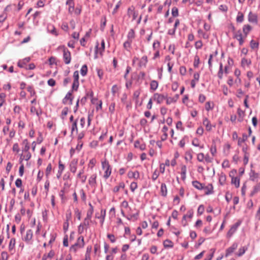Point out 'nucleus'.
<instances>
[{"mask_svg": "<svg viewBox=\"0 0 260 260\" xmlns=\"http://www.w3.org/2000/svg\"><path fill=\"white\" fill-rule=\"evenodd\" d=\"M96 164V160L94 158H92L91 159L89 163L88 164V167L89 168H90L91 170H92L93 168L95 167V165Z\"/></svg>", "mask_w": 260, "mask_h": 260, "instance_id": "44", "label": "nucleus"}, {"mask_svg": "<svg viewBox=\"0 0 260 260\" xmlns=\"http://www.w3.org/2000/svg\"><path fill=\"white\" fill-rule=\"evenodd\" d=\"M205 158V155L203 153H199L197 154V160L200 162H203Z\"/></svg>", "mask_w": 260, "mask_h": 260, "instance_id": "64", "label": "nucleus"}, {"mask_svg": "<svg viewBox=\"0 0 260 260\" xmlns=\"http://www.w3.org/2000/svg\"><path fill=\"white\" fill-rule=\"evenodd\" d=\"M166 94L159 93L158 92L154 93L152 96L153 101L155 102L157 104H161L165 100Z\"/></svg>", "mask_w": 260, "mask_h": 260, "instance_id": "6", "label": "nucleus"}, {"mask_svg": "<svg viewBox=\"0 0 260 260\" xmlns=\"http://www.w3.org/2000/svg\"><path fill=\"white\" fill-rule=\"evenodd\" d=\"M87 71L88 69L87 66L86 64L83 65L80 70V73L82 76H85L87 74Z\"/></svg>", "mask_w": 260, "mask_h": 260, "instance_id": "57", "label": "nucleus"}, {"mask_svg": "<svg viewBox=\"0 0 260 260\" xmlns=\"http://www.w3.org/2000/svg\"><path fill=\"white\" fill-rule=\"evenodd\" d=\"M78 160L77 159L74 158L72 159L69 164V169L70 171L75 174L77 169Z\"/></svg>", "mask_w": 260, "mask_h": 260, "instance_id": "8", "label": "nucleus"}, {"mask_svg": "<svg viewBox=\"0 0 260 260\" xmlns=\"http://www.w3.org/2000/svg\"><path fill=\"white\" fill-rule=\"evenodd\" d=\"M160 193L164 197H166L167 194V188L165 183H162L161 185Z\"/></svg>", "mask_w": 260, "mask_h": 260, "instance_id": "40", "label": "nucleus"}, {"mask_svg": "<svg viewBox=\"0 0 260 260\" xmlns=\"http://www.w3.org/2000/svg\"><path fill=\"white\" fill-rule=\"evenodd\" d=\"M51 171H52V165L50 163L48 165V166L46 169V171H45V175L47 178L49 177Z\"/></svg>", "mask_w": 260, "mask_h": 260, "instance_id": "52", "label": "nucleus"}, {"mask_svg": "<svg viewBox=\"0 0 260 260\" xmlns=\"http://www.w3.org/2000/svg\"><path fill=\"white\" fill-rule=\"evenodd\" d=\"M238 225H239V224L238 223H236V224L233 225V226H232V227L231 228V229H230V230L229 231V232L227 233V237L228 238H230L231 237H232V235L235 233V232L236 231V230L237 229Z\"/></svg>", "mask_w": 260, "mask_h": 260, "instance_id": "23", "label": "nucleus"}, {"mask_svg": "<svg viewBox=\"0 0 260 260\" xmlns=\"http://www.w3.org/2000/svg\"><path fill=\"white\" fill-rule=\"evenodd\" d=\"M137 188L138 184L136 182L134 181L131 183L129 185V188L132 192H134L135 190L137 189Z\"/></svg>", "mask_w": 260, "mask_h": 260, "instance_id": "53", "label": "nucleus"}, {"mask_svg": "<svg viewBox=\"0 0 260 260\" xmlns=\"http://www.w3.org/2000/svg\"><path fill=\"white\" fill-rule=\"evenodd\" d=\"M68 112H69V109L67 107H64L62 109V110L61 111V117L62 119H63L65 118V117L67 115Z\"/></svg>", "mask_w": 260, "mask_h": 260, "instance_id": "60", "label": "nucleus"}, {"mask_svg": "<svg viewBox=\"0 0 260 260\" xmlns=\"http://www.w3.org/2000/svg\"><path fill=\"white\" fill-rule=\"evenodd\" d=\"M33 232L31 230H28L26 231L25 235L23 236V240L27 243H29L32 238Z\"/></svg>", "mask_w": 260, "mask_h": 260, "instance_id": "12", "label": "nucleus"}, {"mask_svg": "<svg viewBox=\"0 0 260 260\" xmlns=\"http://www.w3.org/2000/svg\"><path fill=\"white\" fill-rule=\"evenodd\" d=\"M214 107V104L213 102L208 101L205 103V108L207 111L212 110Z\"/></svg>", "mask_w": 260, "mask_h": 260, "instance_id": "32", "label": "nucleus"}, {"mask_svg": "<svg viewBox=\"0 0 260 260\" xmlns=\"http://www.w3.org/2000/svg\"><path fill=\"white\" fill-rule=\"evenodd\" d=\"M120 209L121 214L125 216V212L127 211L128 209H130L128 203L125 200L122 201L120 204Z\"/></svg>", "mask_w": 260, "mask_h": 260, "instance_id": "11", "label": "nucleus"}, {"mask_svg": "<svg viewBox=\"0 0 260 260\" xmlns=\"http://www.w3.org/2000/svg\"><path fill=\"white\" fill-rule=\"evenodd\" d=\"M22 145H23L22 151H29L30 145L27 139L23 140L22 142Z\"/></svg>", "mask_w": 260, "mask_h": 260, "instance_id": "26", "label": "nucleus"}, {"mask_svg": "<svg viewBox=\"0 0 260 260\" xmlns=\"http://www.w3.org/2000/svg\"><path fill=\"white\" fill-rule=\"evenodd\" d=\"M27 90L30 93V96H36V91L32 86H28Z\"/></svg>", "mask_w": 260, "mask_h": 260, "instance_id": "49", "label": "nucleus"}, {"mask_svg": "<svg viewBox=\"0 0 260 260\" xmlns=\"http://www.w3.org/2000/svg\"><path fill=\"white\" fill-rule=\"evenodd\" d=\"M84 173V170L83 169H82L80 170L79 173H78L77 175V177L80 179H81V181L82 183H84L85 182L86 180V176L83 175Z\"/></svg>", "mask_w": 260, "mask_h": 260, "instance_id": "29", "label": "nucleus"}, {"mask_svg": "<svg viewBox=\"0 0 260 260\" xmlns=\"http://www.w3.org/2000/svg\"><path fill=\"white\" fill-rule=\"evenodd\" d=\"M89 209L87 211L86 213V216L85 218L91 220L92 214L94 212V209L93 206L91 205V203H89Z\"/></svg>", "mask_w": 260, "mask_h": 260, "instance_id": "19", "label": "nucleus"}, {"mask_svg": "<svg viewBox=\"0 0 260 260\" xmlns=\"http://www.w3.org/2000/svg\"><path fill=\"white\" fill-rule=\"evenodd\" d=\"M237 113L239 116L238 120L240 122L243 121L245 116V111L242 110L240 108H238L237 109Z\"/></svg>", "mask_w": 260, "mask_h": 260, "instance_id": "36", "label": "nucleus"}, {"mask_svg": "<svg viewBox=\"0 0 260 260\" xmlns=\"http://www.w3.org/2000/svg\"><path fill=\"white\" fill-rule=\"evenodd\" d=\"M250 46L252 49H257L258 48V43L253 40H252L250 41Z\"/></svg>", "mask_w": 260, "mask_h": 260, "instance_id": "51", "label": "nucleus"}, {"mask_svg": "<svg viewBox=\"0 0 260 260\" xmlns=\"http://www.w3.org/2000/svg\"><path fill=\"white\" fill-rule=\"evenodd\" d=\"M14 117H16L18 119L22 117H26V114L22 110V108L19 105H15L13 108Z\"/></svg>", "mask_w": 260, "mask_h": 260, "instance_id": "3", "label": "nucleus"}, {"mask_svg": "<svg viewBox=\"0 0 260 260\" xmlns=\"http://www.w3.org/2000/svg\"><path fill=\"white\" fill-rule=\"evenodd\" d=\"M106 211L105 209H101V225H102L104 223V220H105V217H106Z\"/></svg>", "mask_w": 260, "mask_h": 260, "instance_id": "46", "label": "nucleus"}, {"mask_svg": "<svg viewBox=\"0 0 260 260\" xmlns=\"http://www.w3.org/2000/svg\"><path fill=\"white\" fill-rule=\"evenodd\" d=\"M210 152L213 156H214L217 153L216 146L215 144H212L210 149Z\"/></svg>", "mask_w": 260, "mask_h": 260, "instance_id": "54", "label": "nucleus"}, {"mask_svg": "<svg viewBox=\"0 0 260 260\" xmlns=\"http://www.w3.org/2000/svg\"><path fill=\"white\" fill-rule=\"evenodd\" d=\"M198 34H199V36H202L203 38L205 39H208L209 36V35L206 34V33L204 32L201 29H199L198 30Z\"/></svg>", "mask_w": 260, "mask_h": 260, "instance_id": "56", "label": "nucleus"}, {"mask_svg": "<svg viewBox=\"0 0 260 260\" xmlns=\"http://www.w3.org/2000/svg\"><path fill=\"white\" fill-rule=\"evenodd\" d=\"M141 90L140 89H139L138 90H136L134 91L133 94V97L134 99L136 100V101H138V99L141 94Z\"/></svg>", "mask_w": 260, "mask_h": 260, "instance_id": "61", "label": "nucleus"}, {"mask_svg": "<svg viewBox=\"0 0 260 260\" xmlns=\"http://www.w3.org/2000/svg\"><path fill=\"white\" fill-rule=\"evenodd\" d=\"M150 85V89L153 91H155L158 88V83L156 80H152L151 81Z\"/></svg>", "mask_w": 260, "mask_h": 260, "instance_id": "42", "label": "nucleus"}, {"mask_svg": "<svg viewBox=\"0 0 260 260\" xmlns=\"http://www.w3.org/2000/svg\"><path fill=\"white\" fill-rule=\"evenodd\" d=\"M127 175L129 179H134L135 180H138L140 176V173L138 171H129L128 172Z\"/></svg>", "mask_w": 260, "mask_h": 260, "instance_id": "13", "label": "nucleus"}, {"mask_svg": "<svg viewBox=\"0 0 260 260\" xmlns=\"http://www.w3.org/2000/svg\"><path fill=\"white\" fill-rule=\"evenodd\" d=\"M30 112L31 114H36L38 117H40V116L42 114L41 110L37 109L34 106H31Z\"/></svg>", "mask_w": 260, "mask_h": 260, "instance_id": "34", "label": "nucleus"}, {"mask_svg": "<svg viewBox=\"0 0 260 260\" xmlns=\"http://www.w3.org/2000/svg\"><path fill=\"white\" fill-rule=\"evenodd\" d=\"M101 162L102 169L103 171H104L103 177L105 180H107L110 177V176L111 175L112 167L106 158H104L102 159Z\"/></svg>", "mask_w": 260, "mask_h": 260, "instance_id": "1", "label": "nucleus"}, {"mask_svg": "<svg viewBox=\"0 0 260 260\" xmlns=\"http://www.w3.org/2000/svg\"><path fill=\"white\" fill-rule=\"evenodd\" d=\"M135 37V34L134 30L132 29H130L127 34V40H131V41H132Z\"/></svg>", "mask_w": 260, "mask_h": 260, "instance_id": "48", "label": "nucleus"}, {"mask_svg": "<svg viewBox=\"0 0 260 260\" xmlns=\"http://www.w3.org/2000/svg\"><path fill=\"white\" fill-rule=\"evenodd\" d=\"M25 117H22L21 118H19L18 119V127L21 128V129H23L25 126Z\"/></svg>", "mask_w": 260, "mask_h": 260, "instance_id": "43", "label": "nucleus"}, {"mask_svg": "<svg viewBox=\"0 0 260 260\" xmlns=\"http://www.w3.org/2000/svg\"><path fill=\"white\" fill-rule=\"evenodd\" d=\"M97 175L96 173L92 174L89 178L88 184L92 187L95 188L97 185L96 182Z\"/></svg>", "mask_w": 260, "mask_h": 260, "instance_id": "9", "label": "nucleus"}, {"mask_svg": "<svg viewBox=\"0 0 260 260\" xmlns=\"http://www.w3.org/2000/svg\"><path fill=\"white\" fill-rule=\"evenodd\" d=\"M192 184L194 187L199 190H202L204 189V185L202 183H201L198 181H193L192 182Z\"/></svg>", "mask_w": 260, "mask_h": 260, "instance_id": "28", "label": "nucleus"}, {"mask_svg": "<svg viewBox=\"0 0 260 260\" xmlns=\"http://www.w3.org/2000/svg\"><path fill=\"white\" fill-rule=\"evenodd\" d=\"M251 63L250 59L243 58L241 60V66L243 68L248 67Z\"/></svg>", "mask_w": 260, "mask_h": 260, "instance_id": "30", "label": "nucleus"}, {"mask_svg": "<svg viewBox=\"0 0 260 260\" xmlns=\"http://www.w3.org/2000/svg\"><path fill=\"white\" fill-rule=\"evenodd\" d=\"M66 4L69 6V12L72 14L74 11V0H67Z\"/></svg>", "mask_w": 260, "mask_h": 260, "instance_id": "27", "label": "nucleus"}, {"mask_svg": "<svg viewBox=\"0 0 260 260\" xmlns=\"http://www.w3.org/2000/svg\"><path fill=\"white\" fill-rule=\"evenodd\" d=\"M54 254V252L51 250L49 253H45L43 255L42 260H51Z\"/></svg>", "mask_w": 260, "mask_h": 260, "instance_id": "24", "label": "nucleus"}, {"mask_svg": "<svg viewBox=\"0 0 260 260\" xmlns=\"http://www.w3.org/2000/svg\"><path fill=\"white\" fill-rule=\"evenodd\" d=\"M164 245L165 247H172L173 245L171 241L166 240L164 242Z\"/></svg>", "mask_w": 260, "mask_h": 260, "instance_id": "62", "label": "nucleus"}, {"mask_svg": "<svg viewBox=\"0 0 260 260\" xmlns=\"http://www.w3.org/2000/svg\"><path fill=\"white\" fill-rule=\"evenodd\" d=\"M91 221V220L84 218L83 222H82L81 224L83 225V226L85 228V230H87V229L89 226L90 222Z\"/></svg>", "mask_w": 260, "mask_h": 260, "instance_id": "55", "label": "nucleus"}, {"mask_svg": "<svg viewBox=\"0 0 260 260\" xmlns=\"http://www.w3.org/2000/svg\"><path fill=\"white\" fill-rule=\"evenodd\" d=\"M191 144L195 147H199L201 149L204 148V145L201 143V141L197 138H194L192 140Z\"/></svg>", "mask_w": 260, "mask_h": 260, "instance_id": "20", "label": "nucleus"}, {"mask_svg": "<svg viewBox=\"0 0 260 260\" xmlns=\"http://www.w3.org/2000/svg\"><path fill=\"white\" fill-rule=\"evenodd\" d=\"M147 62V57L146 56H143L139 60V66L140 67H145Z\"/></svg>", "mask_w": 260, "mask_h": 260, "instance_id": "35", "label": "nucleus"}, {"mask_svg": "<svg viewBox=\"0 0 260 260\" xmlns=\"http://www.w3.org/2000/svg\"><path fill=\"white\" fill-rule=\"evenodd\" d=\"M132 43V41H131V40H127L123 44L124 48L127 51H129L131 48Z\"/></svg>", "mask_w": 260, "mask_h": 260, "instance_id": "50", "label": "nucleus"}, {"mask_svg": "<svg viewBox=\"0 0 260 260\" xmlns=\"http://www.w3.org/2000/svg\"><path fill=\"white\" fill-rule=\"evenodd\" d=\"M6 94L5 93H0V108L6 104Z\"/></svg>", "mask_w": 260, "mask_h": 260, "instance_id": "41", "label": "nucleus"}, {"mask_svg": "<svg viewBox=\"0 0 260 260\" xmlns=\"http://www.w3.org/2000/svg\"><path fill=\"white\" fill-rule=\"evenodd\" d=\"M226 181V175L223 173H221L219 178V182L220 184L222 185H224Z\"/></svg>", "mask_w": 260, "mask_h": 260, "instance_id": "45", "label": "nucleus"}, {"mask_svg": "<svg viewBox=\"0 0 260 260\" xmlns=\"http://www.w3.org/2000/svg\"><path fill=\"white\" fill-rule=\"evenodd\" d=\"M159 175V172L157 170H155L154 171V172L153 173L152 175V180L154 181H155L158 177Z\"/></svg>", "mask_w": 260, "mask_h": 260, "instance_id": "63", "label": "nucleus"}, {"mask_svg": "<svg viewBox=\"0 0 260 260\" xmlns=\"http://www.w3.org/2000/svg\"><path fill=\"white\" fill-rule=\"evenodd\" d=\"M238 247V244L237 243H233L232 245L229 247L226 250L225 252V257H228L229 255H230L231 253H232Z\"/></svg>", "mask_w": 260, "mask_h": 260, "instance_id": "18", "label": "nucleus"}, {"mask_svg": "<svg viewBox=\"0 0 260 260\" xmlns=\"http://www.w3.org/2000/svg\"><path fill=\"white\" fill-rule=\"evenodd\" d=\"M31 157V154L29 151H22V153L20 155L19 159L20 164H21L23 160H28Z\"/></svg>", "mask_w": 260, "mask_h": 260, "instance_id": "7", "label": "nucleus"}, {"mask_svg": "<svg viewBox=\"0 0 260 260\" xmlns=\"http://www.w3.org/2000/svg\"><path fill=\"white\" fill-rule=\"evenodd\" d=\"M223 73L224 72H223L222 64L220 63V67H219V71L217 73V76L219 79L221 80L222 79Z\"/></svg>", "mask_w": 260, "mask_h": 260, "instance_id": "47", "label": "nucleus"}, {"mask_svg": "<svg viewBox=\"0 0 260 260\" xmlns=\"http://www.w3.org/2000/svg\"><path fill=\"white\" fill-rule=\"evenodd\" d=\"M252 30V27L249 24H245L243 26L242 30L245 37H247L249 32Z\"/></svg>", "mask_w": 260, "mask_h": 260, "instance_id": "25", "label": "nucleus"}, {"mask_svg": "<svg viewBox=\"0 0 260 260\" xmlns=\"http://www.w3.org/2000/svg\"><path fill=\"white\" fill-rule=\"evenodd\" d=\"M125 185L123 182H119L117 185L113 188V192L115 193H118L121 189H124Z\"/></svg>", "mask_w": 260, "mask_h": 260, "instance_id": "17", "label": "nucleus"}, {"mask_svg": "<svg viewBox=\"0 0 260 260\" xmlns=\"http://www.w3.org/2000/svg\"><path fill=\"white\" fill-rule=\"evenodd\" d=\"M73 100V96L71 92H68L62 100L64 104L72 105Z\"/></svg>", "mask_w": 260, "mask_h": 260, "instance_id": "14", "label": "nucleus"}, {"mask_svg": "<svg viewBox=\"0 0 260 260\" xmlns=\"http://www.w3.org/2000/svg\"><path fill=\"white\" fill-rule=\"evenodd\" d=\"M203 124L205 126L206 131L210 132L212 130L213 126L210 123V121L207 117H204L203 120ZM214 125L213 127H215Z\"/></svg>", "mask_w": 260, "mask_h": 260, "instance_id": "15", "label": "nucleus"}, {"mask_svg": "<svg viewBox=\"0 0 260 260\" xmlns=\"http://www.w3.org/2000/svg\"><path fill=\"white\" fill-rule=\"evenodd\" d=\"M70 126L71 127V134H73L74 132H76V133H78L77 119H75V121H73L72 123H71Z\"/></svg>", "mask_w": 260, "mask_h": 260, "instance_id": "31", "label": "nucleus"}, {"mask_svg": "<svg viewBox=\"0 0 260 260\" xmlns=\"http://www.w3.org/2000/svg\"><path fill=\"white\" fill-rule=\"evenodd\" d=\"M248 21L251 23L255 24H257L258 23L257 15L251 12H250L248 15Z\"/></svg>", "mask_w": 260, "mask_h": 260, "instance_id": "16", "label": "nucleus"}, {"mask_svg": "<svg viewBox=\"0 0 260 260\" xmlns=\"http://www.w3.org/2000/svg\"><path fill=\"white\" fill-rule=\"evenodd\" d=\"M204 189L206 190V194H209L212 192L213 186L212 184H209L207 186H204Z\"/></svg>", "mask_w": 260, "mask_h": 260, "instance_id": "58", "label": "nucleus"}, {"mask_svg": "<svg viewBox=\"0 0 260 260\" xmlns=\"http://www.w3.org/2000/svg\"><path fill=\"white\" fill-rule=\"evenodd\" d=\"M233 38L236 39L239 42L240 46H242L246 37H245V36L242 35L241 30H238L234 32Z\"/></svg>", "mask_w": 260, "mask_h": 260, "instance_id": "4", "label": "nucleus"}, {"mask_svg": "<svg viewBox=\"0 0 260 260\" xmlns=\"http://www.w3.org/2000/svg\"><path fill=\"white\" fill-rule=\"evenodd\" d=\"M16 244V239L15 238H11L9 244L8 249L11 252L15 251V247Z\"/></svg>", "mask_w": 260, "mask_h": 260, "instance_id": "21", "label": "nucleus"}, {"mask_svg": "<svg viewBox=\"0 0 260 260\" xmlns=\"http://www.w3.org/2000/svg\"><path fill=\"white\" fill-rule=\"evenodd\" d=\"M61 48L62 49L63 51V58L64 62L66 64H68L71 62V53L65 47L63 46L61 47Z\"/></svg>", "mask_w": 260, "mask_h": 260, "instance_id": "5", "label": "nucleus"}, {"mask_svg": "<svg viewBox=\"0 0 260 260\" xmlns=\"http://www.w3.org/2000/svg\"><path fill=\"white\" fill-rule=\"evenodd\" d=\"M84 244V237L80 236L78 238L76 243L71 247L70 251L76 253L79 249L83 248Z\"/></svg>", "mask_w": 260, "mask_h": 260, "instance_id": "2", "label": "nucleus"}, {"mask_svg": "<svg viewBox=\"0 0 260 260\" xmlns=\"http://www.w3.org/2000/svg\"><path fill=\"white\" fill-rule=\"evenodd\" d=\"M240 178L238 177H233L231 179V183L234 185L236 188L240 186Z\"/></svg>", "mask_w": 260, "mask_h": 260, "instance_id": "33", "label": "nucleus"}, {"mask_svg": "<svg viewBox=\"0 0 260 260\" xmlns=\"http://www.w3.org/2000/svg\"><path fill=\"white\" fill-rule=\"evenodd\" d=\"M160 43L158 41H155L153 43V49L154 51L159 50Z\"/></svg>", "mask_w": 260, "mask_h": 260, "instance_id": "59", "label": "nucleus"}, {"mask_svg": "<svg viewBox=\"0 0 260 260\" xmlns=\"http://www.w3.org/2000/svg\"><path fill=\"white\" fill-rule=\"evenodd\" d=\"M127 15L129 17H132V20H135L137 18L138 13L135 10L134 7L132 6L128 8Z\"/></svg>", "mask_w": 260, "mask_h": 260, "instance_id": "10", "label": "nucleus"}, {"mask_svg": "<svg viewBox=\"0 0 260 260\" xmlns=\"http://www.w3.org/2000/svg\"><path fill=\"white\" fill-rule=\"evenodd\" d=\"M105 50V42L103 40L101 43V48H100L99 49H98V44L96 46V50H95V53H100V55L102 54V52Z\"/></svg>", "mask_w": 260, "mask_h": 260, "instance_id": "38", "label": "nucleus"}, {"mask_svg": "<svg viewBox=\"0 0 260 260\" xmlns=\"http://www.w3.org/2000/svg\"><path fill=\"white\" fill-rule=\"evenodd\" d=\"M165 100L167 105H170L176 102V99H175V98L169 97L167 94H166Z\"/></svg>", "mask_w": 260, "mask_h": 260, "instance_id": "37", "label": "nucleus"}, {"mask_svg": "<svg viewBox=\"0 0 260 260\" xmlns=\"http://www.w3.org/2000/svg\"><path fill=\"white\" fill-rule=\"evenodd\" d=\"M186 167L185 166H182L181 168V177L183 181L186 179Z\"/></svg>", "mask_w": 260, "mask_h": 260, "instance_id": "39", "label": "nucleus"}, {"mask_svg": "<svg viewBox=\"0 0 260 260\" xmlns=\"http://www.w3.org/2000/svg\"><path fill=\"white\" fill-rule=\"evenodd\" d=\"M134 146L141 150H144L146 149V145L144 143H141L140 141L137 140L135 142Z\"/></svg>", "mask_w": 260, "mask_h": 260, "instance_id": "22", "label": "nucleus"}]
</instances>
